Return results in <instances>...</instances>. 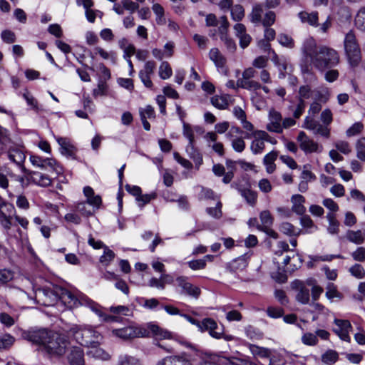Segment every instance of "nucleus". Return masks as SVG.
Segmentation results:
<instances>
[{
	"label": "nucleus",
	"mask_w": 365,
	"mask_h": 365,
	"mask_svg": "<svg viewBox=\"0 0 365 365\" xmlns=\"http://www.w3.org/2000/svg\"><path fill=\"white\" fill-rule=\"evenodd\" d=\"M113 335L123 339H129L135 337L149 336L150 333L153 336L163 339H170L171 333L168 330L163 329L154 324H147L145 327L143 326H128L122 329H115L112 331Z\"/></svg>",
	"instance_id": "f257e3e1"
},
{
	"label": "nucleus",
	"mask_w": 365,
	"mask_h": 365,
	"mask_svg": "<svg viewBox=\"0 0 365 365\" xmlns=\"http://www.w3.org/2000/svg\"><path fill=\"white\" fill-rule=\"evenodd\" d=\"M304 53L319 70L334 66L339 62L337 53L329 47H304Z\"/></svg>",
	"instance_id": "f03ea898"
},
{
	"label": "nucleus",
	"mask_w": 365,
	"mask_h": 365,
	"mask_svg": "<svg viewBox=\"0 0 365 365\" xmlns=\"http://www.w3.org/2000/svg\"><path fill=\"white\" fill-rule=\"evenodd\" d=\"M68 335L80 345L83 346H95L102 341V336L93 327L84 325H73L67 331Z\"/></svg>",
	"instance_id": "7ed1b4c3"
},
{
	"label": "nucleus",
	"mask_w": 365,
	"mask_h": 365,
	"mask_svg": "<svg viewBox=\"0 0 365 365\" xmlns=\"http://www.w3.org/2000/svg\"><path fill=\"white\" fill-rule=\"evenodd\" d=\"M61 299L65 303H68L70 306H76L77 304H85L91 308L102 321L106 322H118L119 317L113 315H108L101 311V307L97 303L94 302L91 299L84 297L82 298L81 301L70 291L63 290L61 293Z\"/></svg>",
	"instance_id": "20e7f679"
},
{
	"label": "nucleus",
	"mask_w": 365,
	"mask_h": 365,
	"mask_svg": "<svg viewBox=\"0 0 365 365\" xmlns=\"http://www.w3.org/2000/svg\"><path fill=\"white\" fill-rule=\"evenodd\" d=\"M69 341L64 335L51 333L43 349L51 356H61L65 353Z\"/></svg>",
	"instance_id": "39448f33"
},
{
	"label": "nucleus",
	"mask_w": 365,
	"mask_h": 365,
	"mask_svg": "<svg viewBox=\"0 0 365 365\" xmlns=\"http://www.w3.org/2000/svg\"><path fill=\"white\" fill-rule=\"evenodd\" d=\"M46 329H31L22 333V337L36 345H41L44 348L45 344L51 334Z\"/></svg>",
	"instance_id": "423d86ee"
},
{
	"label": "nucleus",
	"mask_w": 365,
	"mask_h": 365,
	"mask_svg": "<svg viewBox=\"0 0 365 365\" xmlns=\"http://www.w3.org/2000/svg\"><path fill=\"white\" fill-rule=\"evenodd\" d=\"M267 56H260L255 58L252 63L253 66L258 68H263L266 67L267 61L270 59L277 66H282L284 70H286L287 66L281 58L277 55L275 51L268 47L267 50Z\"/></svg>",
	"instance_id": "0eeeda50"
},
{
	"label": "nucleus",
	"mask_w": 365,
	"mask_h": 365,
	"mask_svg": "<svg viewBox=\"0 0 365 365\" xmlns=\"http://www.w3.org/2000/svg\"><path fill=\"white\" fill-rule=\"evenodd\" d=\"M29 159L31 164L36 167H38L41 169L50 168L51 170H53L57 173H59L61 171V168L58 165L56 160L53 158H44L38 155H32L30 156Z\"/></svg>",
	"instance_id": "6e6552de"
},
{
	"label": "nucleus",
	"mask_w": 365,
	"mask_h": 365,
	"mask_svg": "<svg viewBox=\"0 0 365 365\" xmlns=\"http://www.w3.org/2000/svg\"><path fill=\"white\" fill-rule=\"evenodd\" d=\"M292 288L297 292L296 294V300L302 304H307L310 299V288L307 285V282H304L296 280L292 283Z\"/></svg>",
	"instance_id": "1a4fd4ad"
},
{
	"label": "nucleus",
	"mask_w": 365,
	"mask_h": 365,
	"mask_svg": "<svg viewBox=\"0 0 365 365\" xmlns=\"http://www.w3.org/2000/svg\"><path fill=\"white\" fill-rule=\"evenodd\" d=\"M305 129L312 130L314 134H319L322 136L328 138L329 135V130L315 120L313 117L307 115L302 126Z\"/></svg>",
	"instance_id": "9d476101"
},
{
	"label": "nucleus",
	"mask_w": 365,
	"mask_h": 365,
	"mask_svg": "<svg viewBox=\"0 0 365 365\" xmlns=\"http://www.w3.org/2000/svg\"><path fill=\"white\" fill-rule=\"evenodd\" d=\"M23 173L31 182L38 186L48 187L52 183V179L46 174L37 171H31L26 168H23Z\"/></svg>",
	"instance_id": "9b49d317"
},
{
	"label": "nucleus",
	"mask_w": 365,
	"mask_h": 365,
	"mask_svg": "<svg viewBox=\"0 0 365 365\" xmlns=\"http://www.w3.org/2000/svg\"><path fill=\"white\" fill-rule=\"evenodd\" d=\"M199 324L200 331H207L210 335L215 339H220L222 337L223 330L218 327L216 322L212 319L205 318Z\"/></svg>",
	"instance_id": "f8f14e48"
},
{
	"label": "nucleus",
	"mask_w": 365,
	"mask_h": 365,
	"mask_svg": "<svg viewBox=\"0 0 365 365\" xmlns=\"http://www.w3.org/2000/svg\"><path fill=\"white\" fill-rule=\"evenodd\" d=\"M66 359L69 365H85L84 351L81 346H71L68 349Z\"/></svg>",
	"instance_id": "ddd939ff"
},
{
	"label": "nucleus",
	"mask_w": 365,
	"mask_h": 365,
	"mask_svg": "<svg viewBox=\"0 0 365 365\" xmlns=\"http://www.w3.org/2000/svg\"><path fill=\"white\" fill-rule=\"evenodd\" d=\"M300 148L305 153H314L318 150V144L309 138L304 131H300L297 136Z\"/></svg>",
	"instance_id": "4468645a"
},
{
	"label": "nucleus",
	"mask_w": 365,
	"mask_h": 365,
	"mask_svg": "<svg viewBox=\"0 0 365 365\" xmlns=\"http://www.w3.org/2000/svg\"><path fill=\"white\" fill-rule=\"evenodd\" d=\"M176 281L178 286L182 288L183 294H187L196 299L198 298L200 294V288L188 282L187 277L183 276L178 277L176 279Z\"/></svg>",
	"instance_id": "2eb2a0df"
},
{
	"label": "nucleus",
	"mask_w": 365,
	"mask_h": 365,
	"mask_svg": "<svg viewBox=\"0 0 365 365\" xmlns=\"http://www.w3.org/2000/svg\"><path fill=\"white\" fill-rule=\"evenodd\" d=\"M250 257L248 254H245L234 259L226 264V269L231 273H236L244 270L248 265Z\"/></svg>",
	"instance_id": "dca6fc26"
},
{
	"label": "nucleus",
	"mask_w": 365,
	"mask_h": 365,
	"mask_svg": "<svg viewBox=\"0 0 365 365\" xmlns=\"http://www.w3.org/2000/svg\"><path fill=\"white\" fill-rule=\"evenodd\" d=\"M157 365H192L190 357L186 353L180 355L167 356L158 361Z\"/></svg>",
	"instance_id": "f3484780"
},
{
	"label": "nucleus",
	"mask_w": 365,
	"mask_h": 365,
	"mask_svg": "<svg viewBox=\"0 0 365 365\" xmlns=\"http://www.w3.org/2000/svg\"><path fill=\"white\" fill-rule=\"evenodd\" d=\"M334 324L336 327L333 329L341 339L344 341H349L350 337L349 335V330L351 329V325L349 321L343 319H334Z\"/></svg>",
	"instance_id": "a211bd4d"
},
{
	"label": "nucleus",
	"mask_w": 365,
	"mask_h": 365,
	"mask_svg": "<svg viewBox=\"0 0 365 365\" xmlns=\"http://www.w3.org/2000/svg\"><path fill=\"white\" fill-rule=\"evenodd\" d=\"M8 158L19 166L23 172V168H25L24 163L26 160V155L24 150L18 147L10 148L7 152Z\"/></svg>",
	"instance_id": "6ab92c4d"
},
{
	"label": "nucleus",
	"mask_w": 365,
	"mask_h": 365,
	"mask_svg": "<svg viewBox=\"0 0 365 365\" xmlns=\"http://www.w3.org/2000/svg\"><path fill=\"white\" fill-rule=\"evenodd\" d=\"M155 68V63L153 61H148L145 63L143 69L140 71L139 77L147 88H151L153 83L150 80V76L153 74Z\"/></svg>",
	"instance_id": "aec40b11"
},
{
	"label": "nucleus",
	"mask_w": 365,
	"mask_h": 365,
	"mask_svg": "<svg viewBox=\"0 0 365 365\" xmlns=\"http://www.w3.org/2000/svg\"><path fill=\"white\" fill-rule=\"evenodd\" d=\"M56 140L60 145L61 153L68 157L73 158L76 153L75 147L71 143L69 139L66 138L58 137Z\"/></svg>",
	"instance_id": "412c9836"
},
{
	"label": "nucleus",
	"mask_w": 365,
	"mask_h": 365,
	"mask_svg": "<svg viewBox=\"0 0 365 365\" xmlns=\"http://www.w3.org/2000/svg\"><path fill=\"white\" fill-rule=\"evenodd\" d=\"M210 58L215 63L217 68H224L227 59L224 55L219 51L218 48H212L209 53Z\"/></svg>",
	"instance_id": "4be33fe9"
},
{
	"label": "nucleus",
	"mask_w": 365,
	"mask_h": 365,
	"mask_svg": "<svg viewBox=\"0 0 365 365\" xmlns=\"http://www.w3.org/2000/svg\"><path fill=\"white\" fill-rule=\"evenodd\" d=\"M345 51L350 64L357 66L361 59L360 47H345Z\"/></svg>",
	"instance_id": "5701e85b"
},
{
	"label": "nucleus",
	"mask_w": 365,
	"mask_h": 365,
	"mask_svg": "<svg viewBox=\"0 0 365 365\" xmlns=\"http://www.w3.org/2000/svg\"><path fill=\"white\" fill-rule=\"evenodd\" d=\"M186 153L191 158L195 165V168L198 170L200 168V166L202 164L203 160H202V155L200 152L199 150H197L194 144L193 145H187L186 147Z\"/></svg>",
	"instance_id": "b1692460"
},
{
	"label": "nucleus",
	"mask_w": 365,
	"mask_h": 365,
	"mask_svg": "<svg viewBox=\"0 0 365 365\" xmlns=\"http://www.w3.org/2000/svg\"><path fill=\"white\" fill-rule=\"evenodd\" d=\"M236 36L240 38V46H248L251 42V37L246 33V28L242 24H237L234 26Z\"/></svg>",
	"instance_id": "393cba45"
},
{
	"label": "nucleus",
	"mask_w": 365,
	"mask_h": 365,
	"mask_svg": "<svg viewBox=\"0 0 365 365\" xmlns=\"http://www.w3.org/2000/svg\"><path fill=\"white\" fill-rule=\"evenodd\" d=\"M237 87L249 91H257L260 89L261 84L257 81L252 80V78L246 79L242 76V78L237 81Z\"/></svg>",
	"instance_id": "a878e982"
},
{
	"label": "nucleus",
	"mask_w": 365,
	"mask_h": 365,
	"mask_svg": "<svg viewBox=\"0 0 365 365\" xmlns=\"http://www.w3.org/2000/svg\"><path fill=\"white\" fill-rule=\"evenodd\" d=\"M278 152L275 150H272L270 153H267L263 158V164L266 167V171L271 174L274 173L276 169V165L274 164V161L277 158Z\"/></svg>",
	"instance_id": "bb28decb"
},
{
	"label": "nucleus",
	"mask_w": 365,
	"mask_h": 365,
	"mask_svg": "<svg viewBox=\"0 0 365 365\" xmlns=\"http://www.w3.org/2000/svg\"><path fill=\"white\" fill-rule=\"evenodd\" d=\"M346 238L352 243L356 245H361L365 241V232L361 230H349L346 233Z\"/></svg>",
	"instance_id": "cd10ccee"
},
{
	"label": "nucleus",
	"mask_w": 365,
	"mask_h": 365,
	"mask_svg": "<svg viewBox=\"0 0 365 365\" xmlns=\"http://www.w3.org/2000/svg\"><path fill=\"white\" fill-rule=\"evenodd\" d=\"M252 135L255 139L252 141L250 145V149L254 155L261 154L265 148V144L262 139L259 138V135H256V130H255Z\"/></svg>",
	"instance_id": "c85d7f7f"
},
{
	"label": "nucleus",
	"mask_w": 365,
	"mask_h": 365,
	"mask_svg": "<svg viewBox=\"0 0 365 365\" xmlns=\"http://www.w3.org/2000/svg\"><path fill=\"white\" fill-rule=\"evenodd\" d=\"M322 361L327 365H333L339 360V354L333 349L327 350L321 356Z\"/></svg>",
	"instance_id": "c756f323"
},
{
	"label": "nucleus",
	"mask_w": 365,
	"mask_h": 365,
	"mask_svg": "<svg viewBox=\"0 0 365 365\" xmlns=\"http://www.w3.org/2000/svg\"><path fill=\"white\" fill-rule=\"evenodd\" d=\"M117 365H143L141 361L133 356L121 354L118 356Z\"/></svg>",
	"instance_id": "7c9ffc66"
},
{
	"label": "nucleus",
	"mask_w": 365,
	"mask_h": 365,
	"mask_svg": "<svg viewBox=\"0 0 365 365\" xmlns=\"http://www.w3.org/2000/svg\"><path fill=\"white\" fill-rule=\"evenodd\" d=\"M299 17L302 22H307L309 25L313 26H317L319 24L318 21V14L317 12L307 13L302 11L299 13Z\"/></svg>",
	"instance_id": "2f4dec72"
},
{
	"label": "nucleus",
	"mask_w": 365,
	"mask_h": 365,
	"mask_svg": "<svg viewBox=\"0 0 365 365\" xmlns=\"http://www.w3.org/2000/svg\"><path fill=\"white\" fill-rule=\"evenodd\" d=\"M88 202H78L74 205V210L80 212L83 216L90 217L93 215L94 209L91 208Z\"/></svg>",
	"instance_id": "473e14b6"
},
{
	"label": "nucleus",
	"mask_w": 365,
	"mask_h": 365,
	"mask_svg": "<svg viewBox=\"0 0 365 365\" xmlns=\"http://www.w3.org/2000/svg\"><path fill=\"white\" fill-rule=\"evenodd\" d=\"M248 347L254 356L261 358H269L270 356V350L267 348L261 347L255 344H249Z\"/></svg>",
	"instance_id": "72a5a7b5"
},
{
	"label": "nucleus",
	"mask_w": 365,
	"mask_h": 365,
	"mask_svg": "<svg viewBox=\"0 0 365 365\" xmlns=\"http://www.w3.org/2000/svg\"><path fill=\"white\" fill-rule=\"evenodd\" d=\"M327 218L329 221L327 230L331 235L338 234L339 232V222L336 220L335 215L332 213H328Z\"/></svg>",
	"instance_id": "f704fd0d"
},
{
	"label": "nucleus",
	"mask_w": 365,
	"mask_h": 365,
	"mask_svg": "<svg viewBox=\"0 0 365 365\" xmlns=\"http://www.w3.org/2000/svg\"><path fill=\"white\" fill-rule=\"evenodd\" d=\"M154 14L156 15V22L158 25L166 24V19L164 15V9L160 4H154L152 6Z\"/></svg>",
	"instance_id": "c9c22d12"
},
{
	"label": "nucleus",
	"mask_w": 365,
	"mask_h": 365,
	"mask_svg": "<svg viewBox=\"0 0 365 365\" xmlns=\"http://www.w3.org/2000/svg\"><path fill=\"white\" fill-rule=\"evenodd\" d=\"M15 338L9 334L0 336V351L9 350L14 344Z\"/></svg>",
	"instance_id": "e433bc0d"
},
{
	"label": "nucleus",
	"mask_w": 365,
	"mask_h": 365,
	"mask_svg": "<svg viewBox=\"0 0 365 365\" xmlns=\"http://www.w3.org/2000/svg\"><path fill=\"white\" fill-rule=\"evenodd\" d=\"M36 298L38 299V302L43 305H47L49 302L47 299H43V297H51L53 295V292L49 289H38L36 292Z\"/></svg>",
	"instance_id": "4c0bfd02"
},
{
	"label": "nucleus",
	"mask_w": 365,
	"mask_h": 365,
	"mask_svg": "<svg viewBox=\"0 0 365 365\" xmlns=\"http://www.w3.org/2000/svg\"><path fill=\"white\" fill-rule=\"evenodd\" d=\"M354 24L357 29L365 31V7H361L356 13Z\"/></svg>",
	"instance_id": "58836bf2"
},
{
	"label": "nucleus",
	"mask_w": 365,
	"mask_h": 365,
	"mask_svg": "<svg viewBox=\"0 0 365 365\" xmlns=\"http://www.w3.org/2000/svg\"><path fill=\"white\" fill-rule=\"evenodd\" d=\"M211 103L215 108L220 110L226 109L229 106L227 96H213L211 98Z\"/></svg>",
	"instance_id": "ea45409f"
},
{
	"label": "nucleus",
	"mask_w": 365,
	"mask_h": 365,
	"mask_svg": "<svg viewBox=\"0 0 365 365\" xmlns=\"http://www.w3.org/2000/svg\"><path fill=\"white\" fill-rule=\"evenodd\" d=\"M230 13L231 17L235 21H240L245 17V9L240 4L232 6Z\"/></svg>",
	"instance_id": "a19ab883"
},
{
	"label": "nucleus",
	"mask_w": 365,
	"mask_h": 365,
	"mask_svg": "<svg viewBox=\"0 0 365 365\" xmlns=\"http://www.w3.org/2000/svg\"><path fill=\"white\" fill-rule=\"evenodd\" d=\"M263 13V9L261 4H257L253 6L252 11L250 14V20L253 23L262 22V14Z\"/></svg>",
	"instance_id": "79ce46f5"
},
{
	"label": "nucleus",
	"mask_w": 365,
	"mask_h": 365,
	"mask_svg": "<svg viewBox=\"0 0 365 365\" xmlns=\"http://www.w3.org/2000/svg\"><path fill=\"white\" fill-rule=\"evenodd\" d=\"M91 347L92 349L90 352L94 358L103 361H108L110 359V354L105 351L103 349L98 347V345Z\"/></svg>",
	"instance_id": "37998d69"
},
{
	"label": "nucleus",
	"mask_w": 365,
	"mask_h": 365,
	"mask_svg": "<svg viewBox=\"0 0 365 365\" xmlns=\"http://www.w3.org/2000/svg\"><path fill=\"white\" fill-rule=\"evenodd\" d=\"M279 231L288 236H297L299 235V231H296L294 227L289 222H282L279 225Z\"/></svg>",
	"instance_id": "c03bdc74"
},
{
	"label": "nucleus",
	"mask_w": 365,
	"mask_h": 365,
	"mask_svg": "<svg viewBox=\"0 0 365 365\" xmlns=\"http://www.w3.org/2000/svg\"><path fill=\"white\" fill-rule=\"evenodd\" d=\"M241 195L250 205L253 206L256 203L257 194L256 192L250 190V187H246Z\"/></svg>",
	"instance_id": "a18cd8bd"
},
{
	"label": "nucleus",
	"mask_w": 365,
	"mask_h": 365,
	"mask_svg": "<svg viewBox=\"0 0 365 365\" xmlns=\"http://www.w3.org/2000/svg\"><path fill=\"white\" fill-rule=\"evenodd\" d=\"M173 74L172 68L167 61H163L159 68V76L162 79H168Z\"/></svg>",
	"instance_id": "49530a36"
},
{
	"label": "nucleus",
	"mask_w": 365,
	"mask_h": 365,
	"mask_svg": "<svg viewBox=\"0 0 365 365\" xmlns=\"http://www.w3.org/2000/svg\"><path fill=\"white\" fill-rule=\"evenodd\" d=\"M314 282V280L313 279L307 280V285L309 287H311L310 291L312 292V298L314 301H316L323 292V289L319 286L315 285Z\"/></svg>",
	"instance_id": "de8ad7c7"
},
{
	"label": "nucleus",
	"mask_w": 365,
	"mask_h": 365,
	"mask_svg": "<svg viewBox=\"0 0 365 365\" xmlns=\"http://www.w3.org/2000/svg\"><path fill=\"white\" fill-rule=\"evenodd\" d=\"M115 258V253L108 247H105L103 255L100 257V262L105 266H108Z\"/></svg>",
	"instance_id": "09e8293b"
},
{
	"label": "nucleus",
	"mask_w": 365,
	"mask_h": 365,
	"mask_svg": "<svg viewBox=\"0 0 365 365\" xmlns=\"http://www.w3.org/2000/svg\"><path fill=\"white\" fill-rule=\"evenodd\" d=\"M222 202L220 201H218L215 207H207L206 209V212L211 217L215 219H220L222 217Z\"/></svg>",
	"instance_id": "8fccbe9b"
},
{
	"label": "nucleus",
	"mask_w": 365,
	"mask_h": 365,
	"mask_svg": "<svg viewBox=\"0 0 365 365\" xmlns=\"http://www.w3.org/2000/svg\"><path fill=\"white\" fill-rule=\"evenodd\" d=\"M349 272L357 279H362L365 277V269L360 264H355L349 268Z\"/></svg>",
	"instance_id": "3c124183"
},
{
	"label": "nucleus",
	"mask_w": 365,
	"mask_h": 365,
	"mask_svg": "<svg viewBox=\"0 0 365 365\" xmlns=\"http://www.w3.org/2000/svg\"><path fill=\"white\" fill-rule=\"evenodd\" d=\"M356 149L357 158L362 161H365V138L358 140Z\"/></svg>",
	"instance_id": "603ef678"
},
{
	"label": "nucleus",
	"mask_w": 365,
	"mask_h": 365,
	"mask_svg": "<svg viewBox=\"0 0 365 365\" xmlns=\"http://www.w3.org/2000/svg\"><path fill=\"white\" fill-rule=\"evenodd\" d=\"M245 333L248 338L252 340H257L262 338V333L252 326H248L245 329Z\"/></svg>",
	"instance_id": "864d4df0"
},
{
	"label": "nucleus",
	"mask_w": 365,
	"mask_h": 365,
	"mask_svg": "<svg viewBox=\"0 0 365 365\" xmlns=\"http://www.w3.org/2000/svg\"><path fill=\"white\" fill-rule=\"evenodd\" d=\"M259 218L262 222V227H270L273 224V217L269 211L264 210L261 212Z\"/></svg>",
	"instance_id": "5fc2aeb1"
},
{
	"label": "nucleus",
	"mask_w": 365,
	"mask_h": 365,
	"mask_svg": "<svg viewBox=\"0 0 365 365\" xmlns=\"http://www.w3.org/2000/svg\"><path fill=\"white\" fill-rule=\"evenodd\" d=\"M312 93L313 91L309 86H302L299 89L298 100H302L305 101V99H309L312 96Z\"/></svg>",
	"instance_id": "6e6d98bb"
},
{
	"label": "nucleus",
	"mask_w": 365,
	"mask_h": 365,
	"mask_svg": "<svg viewBox=\"0 0 365 365\" xmlns=\"http://www.w3.org/2000/svg\"><path fill=\"white\" fill-rule=\"evenodd\" d=\"M14 278V272L10 269H0V283L5 284L11 281Z\"/></svg>",
	"instance_id": "4d7b16f0"
},
{
	"label": "nucleus",
	"mask_w": 365,
	"mask_h": 365,
	"mask_svg": "<svg viewBox=\"0 0 365 365\" xmlns=\"http://www.w3.org/2000/svg\"><path fill=\"white\" fill-rule=\"evenodd\" d=\"M267 314L271 318H280L284 315V309L281 307H269L267 309Z\"/></svg>",
	"instance_id": "13d9d810"
},
{
	"label": "nucleus",
	"mask_w": 365,
	"mask_h": 365,
	"mask_svg": "<svg viewBox=\"0 0 365 365\" xmlns=\"http://www.w3.org/2000/svg\"><path fill=\"white\" fill-rule=\"evenodd\" d=\"M232 148L235 151L242 153L245 149V142L242 138H236L232 140Z\"/></svg>",
	"instance_id": "bf43d9fd"
},
{
	"label": "nucleus",
	"mask_w": 365,
	"mask_h": 365,
	"mask_svg": "<svg viewBox=\"0 0 365 365\" xmlns=\"http://www.w3.org/2000/svg\"><path fill=\"white\" fill-rule=\"evenodd\" d=\"M302 342L309 346H314L318 342V339L316 334L312 333H306L302 337Z\"/></svg>",
	"instance_id": "052dcab7"
},
{
	"label": "nucleus",
	"mask_w": 365,
	"mask_h": 365,
	"mask_svg": "<svg viewBox=\"0 0 365 365\" xmlns=\"http://www.w3.org/2000/svg\"><path fill=\"white\" fill-rule=\"evenodd\" d=\"M183 135L188 139L189 143L188 145H193L194 144V133L192 131V129L191 126L186 123L185 122H183V131H182Z\"/></svg>",
	"instance_id": "680f3d73"
},
{
	"label": "nucleus",
	"mask_w": 365,
	"mask_h": 365,
	"mask_svg": "<svg viewBox=\"0 0 365 365\" xmlns=\"http://www.w3.org/2000/svg\"><path fill=\"white\" fill-rule=\"evenodd\" d=\"M216 195L212 189L202 187L200 192L199 193L200 200H215Z\"/></svg>",
	"instance_id": "e2e57ef3"
},
{
	"label": "nucleus",
	"mask_w": 365,
	"mask_h": 365,
	"mask_svg": "<svg viewBox=\"0 0 365 365\" xmlns=\"http://www.w3.org/2000/svg\"><path fill=\"white\" fill-rule=\"evenodd\" d=\"M359 41L353 31H349L344 38V46H357Z\"/></svg>",
	"instance_id": "0e129e2a"
},
{
	"label": "nucleus",
	"mask_w": 365,
	"mask_h": 365,
	"mask_svg": "<svg viewBox=\"0 0 365 365\" xmlns=\"http://www.w3.org/2000/svg\"><path fill=\"white\" fill-rule=\"evenodd\" d=\"M363 128L364 125L361 123H355L346 130V135L349 137L356 135L359 134L363 130Z\"/></svg>",
	"instance_id": "69168bd1"
},
{
	"label": "nucleus",
	"mask_w": 365,
	"mask_h": 365,
	"mask_svg": "<svg viewBox=\"0 0 365 365\" xmlns=\"http://www.w3.org/2000/svg\"><path fill=\"white\" fill-rule=\"evenodd\" d=\"M0 322L7 327H10L15 324L14 319L6 312L0 313Z\"/></svg>",
	"instance_id": "338daca9"
},
{
	"label": "nucleus",
	"mask_w": 365,
	"mask_h": 365,
	"mask_svg": "<svg viewBox=\"0 0 365 365\" xmlns=\"http://www.w3.org/2000/svg\"><path fill=\"white\" fill-rule=\"evenodd\" d=\"M353 259L358 262L365 261V248L364 247H359L354 252L351 253Z\"/></svg>",
	"instance_id": "774afa93"
}]
</instances>
